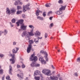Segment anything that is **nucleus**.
Returning <instances> with one entry per match:
<instances>
[{
	"label": "nucleus",
	"mask_w": 80,
	"mask_h": 80,
	"mask_svg": "<svg viewBox=\"0 0 80 80\" xmlns=\"http://www.w3.org/2000/svg\"><path fill=\"white\" fill-rule=\"evenodd\" d=\"M33 29L30 30V32H27V31H24L22 33L21 36L22 37H25L26 40H30V36H33L34 34L33 32Z\"/></svg>",
	"instance_id": "obj_1"
},
{
	"label": "nucleus",
	"mask_w": 80,
	"mask_h": 80,
	"mask_svg": "<svg viewBox=\"0 0 80 80\" xmlns=\"http://www.w3.org/2000/svg\"><path fill=\"white\" fill-rule=\"evenodd\" d=\"M34 42L32 40H29V44L27 48V53H29L30 52L31 49H32V44Z\"/></svg>",
	"instance_id": "obj_2"
},
{
	"label": "nucleus",
	"mask_w": 80,
	"mask_h": 80,
	"mask_svg": "<svg viewBox=\"0 0 80 80\" xmlns=\"http://www.w3.org/2000/svg\"><path fill=\"white\" fill-rule=\"evenodd\" d=\"M42 72L44 74L46 75H47V76H51L52 75L51 71L49 69H44L42 70Z\"/></svg>",
	"instance_id": "obj_3"
},
{
	"label": "nucleus",
	"mask_w": 80,
	"mask_h": 80,
	"mask_svg": "<svg viewBox=\"0 0 80 80\" xmlns=\"http://www.w3.org/2000/svg\"><path fill=\"white\" fill-rule=\"evenodd\" d=\"M29 7H30V4L29 3H28V4L26 5L25 6L24 5H23V12H26V11H27V10H30V8H29ZM25 9H26V10Z\"/></svg>",
	"instance_id": "obj_4"
},
{
	"label": "nucleus",
	"mask_w": 80,
	"mask_h": 80,
	"mask_svg": "<svg viewBox=\"0 0 80 80\" xmlns=\"http://www.w3.org/2000/svg\"><path fill=\"white\" fill-rule=\"evenodd\" d=\"M30 61H34L36 62L37 61L38 58L37 57L35 56L34 57V54H32L30 58Z\"/></svg>",
	"instance_id": "obj_5"
},
{
	"label": "nucleus",
	"mask_w": 80,
	"mask_h": 80,
	"mask_svg": "<svg viewBox=\"0 0 80 80\" xmlns=\"http://www.w3.org/2000/svg\"><path fill=\"white\" fill-rule=\"evenodd\" d=\"M31 67H40V64H36L35 62H33L31 64Z\"/></svg>",
	"instance_id": "obj_6"
},
{
	"label": "nucleus",
	"mask_w": 80,
	"mask_h": 80,
	"mask_svg": "<svg viewBox=\"0 0 80 80\" xmlns=\"http://www.w3.org/2000/svg\"><path fill=\"white\" fill-rule=\"evenodd\" d=\"M10 10L11 14L12 13V14H15V12L17 11V9L16 8H11Z\"/></svg>",
	"instance_id": "obj_7"
},
{
	"label": "nucleus",
	"mask_w": 80,
	"mask_h": 80,
	"mask_svg": "<svg viewBox=\"0 0 80 80\" xmlns=\"http://www.w3.org/2000/svg\"><path fill=\"white\" fill-rule=\"evenodd\" d=\"M27 27V26L24 25V24L23 23L21 25L20 28L22 30H25L26 28Z\"/></svg>",
	"instance_id": "obj_8"
},
{
	"label": "nucleus",
	"mask_w": 80,
	"mask_h": 80,
	"mask_svg": "<svg viewBox=\"0 0 80 80\" xmlns=\"http://www.w3.org/2000/svg\"><path fill=\"white\" fill-rule=\"evenodd\" d=\"M17 76L20 79V80H22L23 78V73H20V75L19 74H18Z\"/></svg>",
	"instance_id": "obj_9"
},
{
	"label": "nucleus",
	"mask_w": 80,
	"mask_h": 80,
	"mask_svg": "<svg viewBox=\"0 0 80 80\" xmlns=\"http://www.w3.org/2000/svg\"><path fill=\"white\" fill-rule=\"evenodd\" d=\"M23 23V19H21L20 20H19L18 22H16V24L17 25L18 27L19 26V24H22Z\"/></svg>",
	"instance_id": "obj_10"
},
{
	"label": "nucleus",
	"mask_w": 80,
	"mask_h": 80,
	"mask_svg": "<svg viewBox=\"0 0 80 80\" xmlns=\"http://www.w3.org/2000/svg\"><path fill=\"white\" fill-rule=\"evenodd\" d=\"M19 49L18 48L16 47L12 50V52L13 54L17 53Z\"/></svg>",
	"instance_id": "obj_11"
},
{
	"label": "nucleus",
	"mask_w": 80,
	"mask_h": 80,
	"mask_svg": "<svg viewBox=\"0 0 80 80\" xmlns=\"http://www.w3.org/2000/svg\"><path fill=\"white\" fill-rule=\"evenodd\" d=\"M6 13L8 15H10L11 14L10 10L8 8H6Z\"/></svg>",
	"instance_id": "obj_12"
},
{
	"label": "nucleus",
	"mask_w": 80,
	"mask_h": 80,
	"mask_svg": "<svg viewBox=\"0 0 80 80\" xmlns=\"http://www.w3.org/2000/svg\"><path fill=\"white\" fill-rule=\"evenodd\" d=\"M8 32V31H7L6 29H5L4 30V32H3L2 31H0V36L2 35V33H4V35H5L6 34H7V33Z\"/></svg>",
	"instance_id": "obj_13"
},
{
	"label": "nucleus",
	"mask_w": 80,
	"mask_h": 80,
	"mask_svg": "<svg viewBox=\"0 0 80 80\" xmlns=\"http://www.w3.org/2000/svg\"><path fill=\"white\" fill-rule=\"evenodd\" d=\"M39 61H40L42 63H46V61L43 60V59L42 58L40 57L39 58Z\"/></svg>",
	"instance_id": "obj_14"
},
{
	"label": "nucleus",
	"mask_w": 80,
	"mask_h": 80,
	"mask_svg": "<svg viewBox=\"0 0 80 80\" xmlns=\"http://www.w3.org/2000/svg\"><path fill=\"white\" fill-rule=\"evenodd\" d=\"M9 73L10 75H12V67L11 65H10L9 66Z\"/></svg>",
	"instance_id": "obj_15"
},
{
	"label": "nucleus",
	"mask_w": 80,
	"mask_h": 80,
	"mask_svg": "<svg viewBox=\"0 0 80 80\" xmlns=\"http://www.w3.org/2000/svg\"><path fill=\"white\" fill-rule=\"evenodd\" d=\"M40 73V72L38 71H35L33 75L34 76H36V75H39Z\"/></svg>",
	"instance_id": "obj_16"
},
{
	"label": "nucleus",
	"mask_w": 80,
	"mask_h": 80,
	"mask_svg": "<svg viewBox=\"0 0 80 80\" xmlns=\"http://www.w3.org/2000/svg\"><path fill=\"white\" fill-rule=\"evenodd\" d=\"M67 7V5L64 6H62L61 8H59V10L62 11V10H65V8H66V7Z\"/></svg>",
	"instance_id": "obj_17"
},
{
	"label": "nucleus",
	"mask_w": 80,
	"mask_h": 80,
	"mask_svg": "<svg viewBox=\"0 0 80 80\" xmlns=\"http://www.w3.org/2000/svg\"><path fill=\"white\" fill-rule=\"evenodd\" d=\"M55 13L57 15H60L62 13V11H60L59 10V11H58L57 12H55Z\"/></svg>",
	"instance_id": "obj_18"
},
{
	"label": "nucleus",
	"mask_w": 80,
	"mask_h": 80,
	"mask_svg": "<svg viewBox=\"0 0 80 80\" xmlns=\"http://www.w3.org/2000/svg\"><path fill=\"white\" fill-rule=\"evenodd\" d=\"M40 12H42V11L40 12V10L38 9L37 10L36 12H35L36 15L37 16H38V15H39V13H40Z\"/></svg>",
	"instance_id": "obj_19"
},
{
	"label": "nucleus",
	"mask_w": 80,
	"mask_h": 80,
	"mask_svg": "<svg viewBox=\"0 0 80 80\" xmlns=\"http://www.w3.org/2000/svg\"><path fill=\"white\" fill-rule=\"evenodd\" d=\"M41 33L38 31H37L36 32L35 35L36 36H40Z\"/></svg>",
	"instance_id": "obj_20"
},
{
	"label": "nucleus",
	"mask_w": 80,
	"mask_h": 80,
	"mask_svg": "<svg viewBox=\"0 0 80 80\" xmlns=\"http://www.w3.org/2000/svg\"><path fill=\"white\" fill-rule=\"evenodd\" d=\"M44 54L46 55V56L45 57V59L46 60L47 62H48V57H47V56H48V54H47V52H45Z\"/></svg>",
	"instance_id": "obj_21"
},
{
	"label": "nucleus",
	"mask_w": 80,
	"mask_h": 80,
	"mask_svg": "<svg viewBox=\"0 0 80 80\" xmlns=\"http://www.w3.org/2000/svg\"><path fill=\"white\" fill-rule=\"evenodd\" d=\"M20 1L18 0L16 1L14 3V5H20Z\"/></svg>",
	"instance_id": "obj_22"
},
{
	"label": "nucleus",
	"mask_w": 80,
	"mask_h": 80,
	"mask_svg": "<svg viewBox=\"0 0 80 80\" xmlns=\"http://www.w3.org/2000/svg\"><path fill=\"white\" fill-rule=\"evenodd\" d=\"M10 60L11 62V61H12V64H14L15 62V60H14V59H12V58L10 59Z\"/></svg>",
	"instance_id": "obj_23"
},
{
	"label": "nucleus",
	"mask_w": 80,
	"mask_h": 80,
	"mask_svg": "<svg viewBox=\"0 0 80 80\" xmlns=\"http://www.w3.org/2000/svg\"><path fill=\"white\" fill-rule=\"evenodd\" d=\"M38 19H39L40 20H43V18L42 17H40V16H38L37 17Z\"/></svg>",
	"instance_id": "obj_24"
},
{
	"label": "nucleus",
	"mask_w": 80,
	"mask_h": 80,
	"mask_svg": "<svg viewBox=\"0 0 80 80\" xmlns=\"http://www.w3.org/2000/svg\"><path fill=\"white\" fill-rule=\"evenodd\" d=\"M22 11H18L17 12L16 14L17 15H19V14H20L22 13Z\"/></svg>",
	"instance_id": "obj_25"
},
{
	"label": "nucleus",
	"mask_w": 80,
	"mask_h": 80,
	"mask_svg": "<svg viewBox=\"0 0 80 80\" xmlns=\"http://www.w3.org/2000/svg\"><path fill=\"white\" fill-rule=\"evenodd\" d=\"M51 5H52V4L49 3H48V4H45V7H50V6H51Z\"/></svg>",
	"instance_id": "obj_26"
},
{
	"label": "nucleus",
	"mask_w": 80,
	"mask_h": 80,
	"mask_svg": "<svg viewBox=\"0 0 80 80\" xmlns=\"http://www.w3.org/2000/svg\"><path fill=\"white\" fill-rule=\"evenodd\" d=\"M3 70L2 69H0V75H3Z\"/></svg>",
	"instance_id": "obj_27"
},
{
	"label": "nucleus",
	"mask_w": 80,
	"mask_h": 80,
	"mask_svg": "<svg viewBox=\"0 0 80 80\" xmlns=\"http://www.w3.org/2000/svg\"><path fill=\"white\" fill-rule=\"evenodd\" d=\"M20 9H21V7L19 6H17V10H19Z\"/></svg>",
	"instance_id": "obj_28"
},
{
	"label": "nucleus",
	"mask_w": 80,
	"mask_h": 80,
	"mask_svg": "<svg viewBox=\"0 0 80 80\" xmlns=\"http://www.w3.org/2000/svg\"><path fill=\"white\" fill-rule=\"evenodd\" d=\"M34 78L35 80H40V77H37L36 76H35L34 77Z\"/></svg>",
	"instance_id": "obj_29"
},
{
	"label": "nucleus",
	"mask_w": 80,
	"mask_h": 80,
	"mask_svg": "<svg viewBox=\"0 0 80 80\" xmlns=\"http://www.w3.org/2000/svg\"><path fill=\"white\" fill-rule=\"evenodd\" d=\"M15 21H16V20H15V18H13L12 19V22L13 23H15Z\"/></svg>",
	"instance_id": "obj_30"
},
{
	"label": "nucleus",
	"mask_w": 80,
	"mask_h": 80,
	"mask_svg": "<svg viewBox=\"0 0 80 80\" xmlns=\"http://www.w3.org/2000/svg\"><path fill=\"white\" fill-rule=\"evenodd\" d=\"M52 11H50L48 13V16H49L50 14H52Z\"/></svg>",
	"instance_id": "obj_31"
},
{
	"label": "nucleus",
	"mask_w": 80,
	"mask_h": 80,
	"mask_svg": "<svg viewBox=\"0 0 80 80\" xmlns=\"http://www.w3.org/2000/svg\"><path fill=\"white\" fill-rule=\"evenodd\" d=\"M42 15L44 17H46V12H44L42 13Z\"/></svg>",
	"instance_id": "obj_32"
},
{
	"label": "nucleus",
	"mask_w": 80,
	"mask_h": 80,
	"mask_svg": "<svg viewBox=\"0 0 80 80\" xmlns=\"http://www.w3.org/2000/svg\"><path fill=\"white\" fill-rule=\"evenodd\" d=\"M38 40H39V39H38V38L34 39V42H36V43H37V42H38Z\"/></svg>",
	"instance_id": "obj_33"
},
{
	"label": "nucleus",
	"mask_w": 80,
	"mask_h": 80,
	"mask_svg": "<svg viewBox=\"0 0 80 80\" xmlns=\"http://www.w3.org/2000/svg\"><path fill=\"white\" fill-rule=\"evenodd\" d=\"M29 28H32V29H33V28H34V27L32 25H29Z\"/></svg>",
	"instance_id": "obj_34"
},
{
	"label": "nucleus",
	"mask_w": 80,
	"mask_h": 80,
	"mask_svg": "<svg viewBox=\"0 0 80 80\" xmlns=\"http://www.w3.org/2000/svg\"><path fill=\"white\" fill-rule=\"evenodd\" d=\"M22 68H25V65L24 64H22Z\"/></svg>",
	"instance_id": "obj_35"
},
{
	"label": "nucleus",
	"mask_w": 80,
	"mask_h": 80,
	"mask_svg": "<svg viewBox=\"0 0 80 80\" xmlns=\"http://www.w3.org/2000/svg\"><path fill=\"white\" fill-rule=\"evenodd\" d=\"M10 76H8L7 77H6V80H9L10 78Z\"/></svg>",
	"instance_id": "obj_36"
},
{
	"label": "nucleus",
	"mask_w": 80,
	"mask_h": 80,
	"mask_svg": "<svg viewBox=\"0 0 80 80\" xmlns=\"http://www.w3.org/2000/svg\"><path fill=\"white\" fill-rule=\"evenodd\" d=\"M58 3H63V1H62V0H59L58 1Z\"/></svg>",
	"instance_id": "obj_37"
},
{
	"label": "nucleus",
	"mask_w": 80,
	"mask_h": 80,
	"mask_svg": "<svg viewBox=\"0 0 80 80\" xmlns=\"http://www.w3.org/2000/svg\"><path fill=\"white\" fill-rule=\"evenodd\" d=\"M48 37V35H47V33H45V38H47Z\"/></svg>",
	"instance_id": "obj_38"
},
{
	"label": "nucleus",
	"mask_w": 80,
	"mask_h": 80,
	"mask_svg": "<svg viewBox=\"0 0 80 80\" xmlns=\"http://www.w3.org/2000/svg\"><path fill=\"white\" fill-rule=\"evenodd\" d=\"M15 54L13 53V55L12 56V59H14V58H15Z\"/></svg>",
	"instance_id": "obj_39"
},
{
	"label": "nucleus",
	"mask_w": 80,
	"mask_h": 80,
	"mask_svg": "<svg viewBox=\"0 0 80 80\" xmlns=\"http://www.w3.org/2000/svg\"><path fill=\"white\" fill-rule=\"evenodd\" d=\"M50 78L51 80H54V77L50 76Z\"/></svg>",
	"instance_id": "obj_40"
},
{
	"label": "nucleus",
	"mask_w": 80,
	"mask_h": 80,
	"mask_svg": "<svg viewBox=\"0 0 80 80\" xmlns=\"http://www.w3.org/2000/svg\"><path fill=\"white\" fill-rule=\"evenodd\" d=\"M77 61L78 62H80V58H78L77 59Z\"/></svg>",
	"instance_id": "obj_41"
},
{
	"label": "nucleus",
	"mask_w": 80,
	"mask_h": 80,
	"mask_svg": "<svg viewBox=\"0 0 80 80\" xmlns=\"http://www.w3.org/2000/svg\"><path fill=\"white\" fill-rule=\"evenodd\" d=\"M58 78L57 77H54V80H58Z\"/></svg>",
	"instance_id": "obj_42"
},
{
	"label": "nucleus",
	"mask_w": 80,
	"mask_h": 80,
	"mask_svg": "<svg viewBox=\"0 0 80 80\" xmlns=\"http://www.w3.org/2000/svg\"><path fill=\"white\" fill-rule=\"evenodd\" d=\"M22 16L23 18H25V14H22Z\"/></svg>",
	"instance_id": "obj_43"
},
{
	"label": "nucleus",
	"mask_w": 80,
	"mask_h": 80,
	"mask_svg": "<svg viewBox=\"0 0 80 80\" xmlns=\"http://www.w3.org/2000/svg\"><path fill=\"white\" fill-rule=\"evenodd\" d=\"M20 67H21V66H20V65L18 64L17 65V68H20Z\"/></svg>",
	"instance_id": "obj_44"
},
{
	"label": "nucleus",
	"mask_w": 80,
	"mask_h": 80,
	"mask_svg": "<svg viewBox=\"0 0 80 80\" xmlns=\"http://www.w3.org/2000/svg\"><path fill=\"white\" fill-rule=\"evenodd\" d=\"M13 45H16V44H17V43H16V42H13Z\"/></svg>",
	"instance_id": "obj_45"
},
{
	"label": "nucleus",
	"mask_w": 80,
	"mask_h": 80,
	"mask_svg": "<svg viewBox=\"0 0 80 80\" xmlns=\"http://www.w3.org/2000/svg\"><path fill=\"white\" fill-rule=\"evenodd\" d=\"M3 56H4L3 54H0V57H1V58L3 57Z\"/></svg>",
	"instance_id": "obj_46"
},
{
	"label": "nucleus",
	"mask_w": 80,
	"mask_h": 80,
	"mask_svg": "<svg viewBox=\"0 0 80 80\" xmlns=\"http://www.w3.org/2000/svg\"><path fill=\"white\" fill-rule=\"evenodd\" d=\"M74 74L76 77H78V74H77V73L75 72Z\"/></svg>",
	"instance_id": "obj_47"
},
{
	"label": "nucleus",
	"mask_w": 80,
	"mask_h": 80,
	"mask_svg": "<svg viewBox=\"0 0 80 80\" xmlns=\"http://www.w3.org/2000/svg\"><path fill=\"white\" fill-rule=\"evenodd\" d=\"M40 53H44V51H43V50L41 51Z\"/></svg>",
	"instance_id": "obj_48"
},
{
	"label": "nucleus",
	"mask_w": 80,
	"mask_h": 80,
	"mask_svg": "<svg viewBox=\"0 0 80 80\" xmlns=\"http://www.w3.org/2000/svg\"><path fill=\"white\" fill-rule=\"evenodd\" d=\"M9 23L10 24V25L11 26V27H13V25H12V23L11 22H10Z\"/></svg>",
	"instance_id": "obj_49"
},
{
	"label": "nucleus",
	"mask_w": 80,
	"mask_h": 80,
	"mask_svg": "<svg viewBox=\"0 0 80 80\" xmlns=\"http://www.w3.org/2000/svg\"><path fill=\"white\" fill-rule=\"evenodd\" d=\"M53 23H51L50 25V27H53Z\"/></svg>",
	"instance_id": "obj_50"
},
{
	"label": "nucleus",
	"mask_w": 80,
	"mask_h": 80,
	"mask_svg": "<svg viewBox=\"0 0 80 80\" xmlns=\"http://www.w3.org/2000/svg\"><path fill=\"white\" fill-rule=\"evenodd\" d=\"M51 67L52 68H53V69H55V67H54L53 65H52Z\"/></svg>",
	"instance_id": "obj_51"
},
{
	"label": "nucleus",
	"mask_w": 80,
	"mask_h": 80,
	"mask_svg": "<svg viewBox=\"0 0 80 80\" xmlns=\"http://www.w3.org/2000/svg\"><path fill=\"white\" fill-rule=\"evenodd\" d=\"M38 39H42V37H41V38L39 37H38Z\"/></svg>",
	"instance_id": "obj_52"
},
{
	"label": "nucleus",
	"mask_w": 80,
	"mask_h": 80,
	"mask_svg": "<svg viewBox=\"0 0 80 80\" xmlns=\"http://www.w3.org/2000/svg\"><path fill=\"white\" fill-rule=\"evenodd\" d=\"M59 80H63V79L62 78V77H60V78H59Z\"/></svg>",
	"instance_id": "obj_53"
},
{
	"label": "nucleus",
	"mask_w": 80,
	"mask_h": 80,
	"mask_svg": "<svg viewBox=\"0 0 80 80\" xmlns=\"http://www.w3.org/2000/svg\"><path fill=\"white\" fill-rule=\"evenodd\" d=\"M23 3L22 2H19V5H22Z\"/></svg>",
	"instance_id": "obj_54"
},
{
	"label": "nucleus",
	"mask_w": 80,
	"mask_h": 80,
	"mask_svg": "<svg viewBox=\"0 0 80 80\" xmlns=\"http://www.w3.org/2000/svg\"><path fill=\"white\" fill-rule=\"evenodd\" d=\"M52 18H53V17H50L49 18V19H50V20H52Z\"/></svg>",
	"instance_id": "obj_55"
},
{
	"label": "nucleus",
	"mask_w": 80,
	"mask_h": 80,
	"mask_svg": "<svg viewBox=\"0 0 80 80\" xmlns=\"http://www.w3.org/2000/svg\"><path fill=\"white\" fill-rule=\"evenodd\" d=\"M55 73V71H54L52 72V74H54Z\"/></svg>",
	"instance_id": "obj_56"
},
{
	"label": "nucleus",
	"mask_w": 80,
	"mask_h": 80,
	"mask_svg": "<svg viewBox=\"0 0 80 80\" xmlns=\"http://www.w3.org/2000/svg\"><path fill=\"white\" fill-rule=\"evenodd\" d=\"M5 79V78H4V77H2V80H4V79Z\"/></svg>",
	"instance_id": "obj_57"
},
{
	"label": "nucleus",
	"mask_w": 80,
	"mask_h": 80,
	"mask_svg": "<svg viewBox=\"0 0 80 80\" xmlns=\"http://www.w3.org/2000/svg\"><path fill=\"white\" fill-rule=\"evenodd\" d=\"M10 56H11V57H12L13 55H12V54L11 53V54H10Z\"/></svg>",
	"instance_id": "obj_58"
},
{
	"label": "nucleus",
	"mask_w": 80,
	"mask_h": 80,
	"mask_svg": "<svg viewBox=\"0 0 80 80\" xmlns=\"http://www.w3.org/2000/svg\"><path fill=\"white\" fill-rule=\"evenodd\" d=\"M60 76V74H58V77H59Z\"/></svg>",
	"instance_id": "obj_59"
},
{
	"label": "nucleus",
	"mask_w": 80,
	"mask_h": 80,
	"mask_svg": "<svg viewBox=\"0 0 80 80\" xmlns=\"http://www.w3.org/2000/svg\"><path fill=\"white\" fill-rule=\"evenodd\" d=\"M20 31H21V29H18V32H20Z\"/></svg>",
	"instance_id": "obj_60"
},
{
	"label": "nucleus",
	"mask_w": 80,
	"mask_h": 80,
	"mask_svg": "<svg viewBox=\"0 0 80 80\" xmlns=\"http://www.w3.org/2000/svg\"><path fill=\"white\" fill-rule=\"evenodd\" d=\"M76 23H78V21L76 20Z\"/></svg>",
	"instance_id": "obj_61"
},
{
	"label": "nucleus",
	"mask_w": 80,
	"mask_h": 80,
	"mask_svg": "<svg viewBox=\"0 0 80 80\" xmlns=\"http://www.w3.org/2000/svg\"><path fill=\"white\" fill-rule=\"evenodd\" d=\"M32 51H34V49H32Z\"/></svg>",
	"instance_id": "obj_62"
},
{
	"label": "nucleus",
	"mask_w": 80,
	"mask_h": 80,
	"mask_svg": "<svg viewBox=\"0 0 80 80\" xmlns=\"http://www.w3.org/2000/svg\"><path fill=\"white\" fill-rule=\"evenodd\" d=\"M58 52H60V50H58Z\"/></svg>",
	"instance_id": "obj_63"
},
{
	"label": "nucleus",
	"mask_w": 80,
	"mask_h": 80,
	"mask_svg": "<svg viewBox=\"0 0 80 80\" xmlns=\"http://www.w3.org/2000/svg\"><path fill=\"white\" fill-rule=\"evenodd\" d=\"M52 38H53V37H51V39H52Z\"/></svg>",
	"instance_id": "obj_64"
}]
</instances>
